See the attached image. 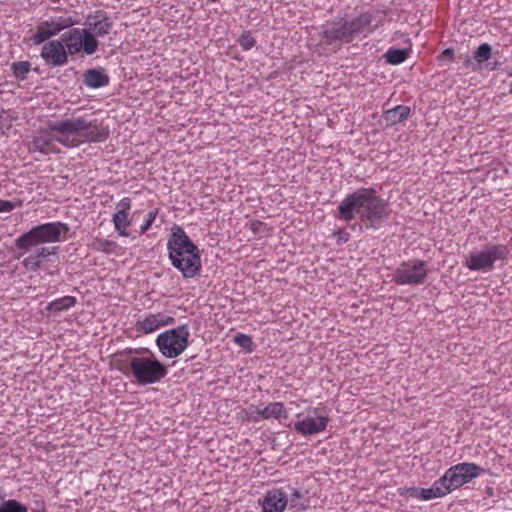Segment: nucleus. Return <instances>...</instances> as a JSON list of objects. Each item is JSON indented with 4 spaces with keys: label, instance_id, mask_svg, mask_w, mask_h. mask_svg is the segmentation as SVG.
<instances>
[{
    "label": "nucleus",
    "instance_id": "39",
    "mask_svg": "<svg viewBox=\"0 0 512 512\" xmlns=\"http://www.w3.org/2000/svg\"><path fill=\"white\" fill-rule=\"evenodd\" d=\"M334 237H336V240L338 243H344V242H347L348 239H349V234L346 233V232H337V233H334Z\"/></svg>",
    "mask_w": 512,
    "mask_h": 512
},
{
    "label": "nucleus",
    "instance_id": "35",
    "mask_svg": "<svg viewBox=\"0 0 512 512\" xmlns=\"http://www.w3.org/2000/svg\"><path fill=\"white\" fill-rule=\"evenodd\" d=\"M291 490H292V493L290 496L291 506L296 507L299 510H306L308 507L307 504H303V503L300 504L297 502V499H300L303 497V494L301 493V491L298 489H295V488H292Z\"/></svg>",
    "mask_w": 512,
    "mask_h": 512
},
{
    "label": "nucleus",
    "instance_id": "38",
    "mask_svg": "<svg viewBox=\"0 0 512 512\" xmlns=\"http://www.w3.org/2000/svg\"><path fill=\"white\" fill-rule=\"evenodd\" d=\"M24 265L26 267H31V268H36L40 265V261H39V258H34V257H31V258H25L24 259Z\"/></svg>",
    "mask_w": 512,
    "mask_h": 512
},
{
    "label": "nucleus",
    "instance_id": "9",
    "mask_svg": "<svg viewBox=\"0 0 512 512\" xmlns=\"http://www.w3.org/2000/svg\"><path fill=\"white\" fill-rule=\"evenodd\" d=\"M330 419L324 408L313 407L306 410L303 419L294 423V430L302 436H312L326 430Z\"/></svg>",
    "mask_w": 512,
    "mask_h": 512
},
{
    "label": "nucleus",
    "instance_id": "43",
    "mask_svg": "<svg viewBox=\"0 0 512 512\" xmlns=\"http://www.w3.org/2000/svg\"><path fill=\"white\" fill-rule=\"evenodd\" d=\"M509 93L512 95V82L510 83Z\"/></svg>",
    "mask_w": 512,
    "mask_h": 512
},
{
    "label": "nucleus",
    "instance_id": "41",
    "mask_svg": "<svg viewBox=\"0 0 512 512\" xmlns=\"http://www.w3.org/2000/svg\"><path fill=\"white\" fill-rule=\"evenodd\" d=\"M134 352H138V349L126 348L125 350L119 352V354L120 355H124V354H131V353H134Z\"/></svg>",
    "mask_w": 512,
    "mask_h": 512
},
{
    "label": "nucleus",
    "instance_id": "32",
    "mask_svg": "<svg viewBox=\"0 0 512 512\" xmlns=\"http://www.w3.org/2000/svg\"><path fill=\"white\" fill-rule=\"evenodd\" d=\"M238 43L244 51H248L256 45V40L249 31H245L239 36Z\"/></svg>",
    "mask_w": 512,
    "mask_h": 512
},
{
    "label": "nucleus",
    "instance_id": "37",
    "mask_svg": "<svg viewBox=\"0 0 512 512\" xmlns=\"http://www.w3.org/2000/svg\"><path fill=\"white\" fill-rule=\"evenodd\" d=\"M420 490L421 488L417 487L400 488L399 493L402 496H408L420 500Z\"/></svg>",
    "mask_w": 512,
    "mask_h": 512
},
{
    "label": "nucleus",
    "instance_id": "22",
    "mask_svg": "<svg viewBox=\"0 0 512 512\" xmlns=\"http://www.w3.org/2000/svg\"><path fill=\"white\" fill-rule=\"evenodd\" d=\"M256 413L260 418L264 420L271 418L279 420L287 419L289 417L288 411L282 402L269 403L265 408L257 409Z\"/></svg>",
    "mask_w": 512,
    "mask_h": 512
},
{
    "label": "nucleus",
    "instance_id": "26",
    "mask_svg": "<svg viewBox=\"0 0 512 512\" xmlns=\"http://www.w3.org/2000/svg\"><path fill=\"white\" fill-rule=\"evenodd\" d=\"M496 258H466L465 265L470 270H481L488 272L492 270Z\"/></svg>",
    "mask_w": 512,
    "mask_h": 512
},
{
    "label": "nucleus",
    "instance_id": "16",
    "mask_svg": "<svg viewBox=\"0 0 512 512\" xmlns=\"http://www.w3.org/2000/svg\"><path fill=\"white\" fill-rule=\"evenodd\" d=\"M86 27L83 28L94 39L108 35L113 27V22L105 12L97 11L86 18Z\"/></svg>",
    "mask_w": 512,
    "mask_h": 512
},
{
    "label": "nucleus",
    "instance_id": "12",
    "mask_svg": "<svg viewBox=\"0 0 512 512\" xmlns=\"http://www.w3.org/2000/svg\"><path fill=\"white\" fill-rule=\"evenodd\" d=\"M425 277V263L417 259H410L403 262L396 270L395 274L396 283L401 285L419 284L424 281Z\"/></svg>",
    "mask_w": 512,
    "mask_h": 512
},
{
    "label": "nucleus",
    "instance_id": "8",
    "mask_svg": "<svg viewBox=\"0 0 512 512\" xmlns=\"http://www.w3.org/2000/svg\"><path fill=\"white\" fill-rule=\"evenodd\" d=\"M484 469L472 462H463L451 466L445 471L442 479L449 488V493L479 477Z\"/></svg>",
    "mask_w": 512,
    "mask_h": 512
},
{
    "label": "nucleus",
    "instance_id": "33",
    "mask_svg": "<svg viewBox=\"0 0 512 512\" xmlns=\"http://www.w3.org/2000/svg\"><path fill=\"white\" fill-rule=\"evenodd\" d=\"M158 213H159L158 208H154L147 213L143 224L140 226V230H139L140 234H145L151 228L152 224L156 220Z\"/></svg>",
    "mask_w": 512,
    "mask_h": 512
},
{
    "label": "nucleus",
    "instance_id": "31",
    "mask_svg": "<svg viewBox=\"0 0 512 512\" xmlns=\"http://www.w3.org/2000/svg\"><path fill=\"white\" fill-rule=\"evenodd\" d=\"M11 68L17 79L24 80L31 70V64L28 61L14 62Z\"/></svg>",
    "mask_w": 512,
    "mask_h": 512
},
{
    "label": "nucleus",
    "instance_id": "20",
    "mask_svg": "<svg viewBox=\"0 0 512 512\" xmlns=\"http://www.w3.org/2000/svg\"><path fill=\"white\" fill-rule=\"evenodd\" d=\"M172 265L180 270L184 277L197 275L202 267L201 258H170Z\"/></svg>",
    "mask_w": 512,
    "mask_h": 512
},
{
    "label": "nucleus",
    "instance_id": "40",
    "mask_svg": "<svg viewBox=\"0 0 512 512\" xmlns=\"http://www.w3.org/2000/svg\"><path fill=\"white\" fill-rule=\"evenodd\" d=\"M453 50L451 48L445 49L440 55L441 60H451L453 58Z\"/></svg>",
    "mask_w": 512,
    "mask_h": 512
},
{
    "label": "nucleus",
    "instance_id": "28",
    "mask_svg": "<svg viewBox=\"0 0 512 512\" xmlns=\"http://www.w3.org/2000/svg\"><path fill=\"white\" fill-rule=\"evenodd\" d=\"M408 57V51L405 49L390 48L385 54L386 61L392 65L403 63Z\"/></svg>",
    "mask_w": 512,
    "mask_h": 512
},
{
    "label": "nucleus",
    "instance_id": "34",
    "mask_svg": "<svg viewBox=\"0 0 512 512\" xmlns=\"http://www.w3.org/2000/svg\"><path fill=\"white\" fill-rule=\"evenodd\" d=\"M234 342L240 347L248 350L251 349V346L253 344L251 337L243 333H237L234 336Z\"/></svg>",
    "mask_w": 512,
    "mask_h": 512
},
{
    "label": "nucleus",
    "instance_id": "24",
    "mask_svg": "<svg viewBox=\"0 0 512 512\" xmlns=\"http://www.w3.org/2000/svg\"><path fill=\"white\" fill-rule=\"evenodd\" d=\"M411 109L405 105H397L384 113L385 122L389 125H396L408 119Z\"/></svg>",
    "mask_w": 512,
    "mask_h": 512
},
{
    "label": "nucleus",
    "instance_id": "2",
    "mask_svg": "<svg viewBox=\"0 0 512 512\" xmlns=\"http://www.w3.org/2000/svg\"><path fill=\"white\" fill-rule=\"evenodd\" d=\"M49 127L55 131L58 143L70 148L87 142H103L109 134L108 130L90 115L50 121Z\"/></svg>",
    "mask_w": 512,
    "mask_h": 512
},
{
    "label": "nucleus",
    "instance_id": "27",
    "mask_svg": "<svg viewBox=\"0 0 512 512\" xmlns=\"http://www.w3.org/2000/svg\"><path fill=\"white\" fill-rule=\"evenodd\" d=\"M492 49L488 43L481 44L474 53V60L477 65V69L482 68V64L491 58ZM476 70V67L473 68Z\"/></svg>",
    "mask_w": 512,
    "mask_h": 512
},
{
    "label": "nucleus",
    "instance_id": "15",
    "mask_svg": "<svg viewBox=\"0 0 512 512\" xmlns=\"http://www.w3.org/2000/svg\"><path fill=\"white\" fill-rule=\"evenodd\" d=\"M132 207V200L129 197L122 198L116 205L115 212L112 216L115 231L123 237H128L129 226L131 225L130 210Z\"/></svg>",
    "mask_w": 512,
    "mask_h": 512
},
{
    "label": "nucleus",
    "instance_id": "30",
    "mask_svg": "<svg viewBox=\"0 0 512 512\" xmlns=\"http://www.w3.org/2000/svg\"><path fill=\"white\" fill-rule=\"evenodd\" d=\"M0 512H28V508L18 500L9 499L0 504Z\"/></svg>",
    "mask_w": 512,
    "mask_h": 512
},
{
    "label": "nucleus",
    "instance_id": "13",
    "mask_svg": "<svg viewBox=\"0 0 512 512\" xmlns=\"http://www.w3.org/2000/svg\"><path fill=\"white\" fill-rule=\"evenodd\" d=\"M40 56L47 65L53 67L63 66L68 62V53L62 40L46 41L41 49Z\"/></svg>",
    "mask_w": 512,
    "mask_h": 512
},
{
    "label": "nucleus",
    "instance_id": "25",
    "mask_svg": "<svg viewBox=\"0 0 512 512\" xmlns=\"http://www.w3.org/2000/svg\"><path fill=\"white\" fill-rule=\"evenodd\" d=\"M77 303V299L73 296H63L50 302L47 306V310L50 312H61L69 310L74 307Z\"/></svg>",
    "mask_w": 512,
    "mask_h": 512
},
{
    "label": "nucleus",
    "instance_id": "17",
    "mask_svg": "<svg viewBox=\"0 0 512 512\" xmlns=\"http://www.w3.org/2000/svg\"><path fill=\"white\" fill-rule=\"evenodd\" d=\"M373 20L374 16L370 12L362 13L352 20H346L347 30L350 34L351 41H353V39L357 36H366L367 34L373 32L374 29L378 26L377 24L372 26Z\"/></svg>",
    "mask_w": 512,
    "mask_h": 512
},
{
    "label": "nucleus",
    "instance_id": "42",
    "mask_svg": "<svg viewBox=\"0 0 512 512\" xmlns=\"http://www.w3.org/2000/svg\"><path fill=\"white\" fill-rule=\"evenodd\" d=\"M5 497H6V492H5V490H4L2 487H0V504H1L3 501H5V500H4V499H5Z\"/></svg>",
    "mask_w": 512,
    "mask_h": 512
},
{
    "label": "nucleus",
    "instance_id": "4",
    "mask_svg": "<svg viewBox=\"0 0 512 512\" xmlns=\"http://www.w3.org/2000/svg\"><path fill=\"white\" fill-rule=\"evenodd\" d=\"M69 227L62 222H48L33 227L16 239L19 249H28L45 243H55L67 238Z\"/></svg>",
    "mask_w": 512,
    "mask_h": 512
},
{
    "label": "nucleus",
    "instance_id": "36",
    "mask_svg": "<svg viewBox=\"0 0 512 512\" xmlns=\"http://www.w3.org/2000/svg\"><path fill=\"white\" fill-rule=\"evenodd\" d=\"M22 205V201H8V200H0V213L10 212L13 209L20 207Z\"/></svg>",
    "mask_w": 512,
    "mask_h": 512
},
{
    "label": "nucleus",
    "instance_id": "44",
    "mask_svg": "<svg viewBox=\"0 0 512 512\" xmlns=\"http://www.w3.org/2000/svg\"><path fill=\"white\" fill-rule=\"evenodd\" d=\"M470 64H472V63H471V61L468 59V60L466 61V65L468 66V65H470Z\"/></svg>",
    "mask_w": 512,
    "mask_h": 512
},
{
    "label": "nucleus",
    "instance_id": "3",
    "mask_svg": "<svg viewBox=\"0 0 512 512\" xmlns=\"http://www.w3.org/2000/svg\"><path fill=\"white\" fill-rule=\"evenodd\" d=\"M117 369L127 376H133L139 385L159 383L168 374V367L153 354L151 356H133L127 360H119Z\"/></svg>",
    "mask_w": 512,
    "mask_h": 512
},
{
    "label": "nucleus",
    "instance_id": "11",
    "mask_svg": "<svg viewBox=\"0 0 512 512\" xmlns=\"http://www.w3.org/2000/svg\"><path fill=\"white\" fill-rule=\"evenodd\" d=\"M169 256H198V248L180 225H173L168 239Z\"/></svg>",
    "mask_w": 512,
    "mask_h": 512
},
{
    "label": "nucleus",
    "instance_id": "6",
    "mask_svg": "<svg viewBox=\"0 0 512 512\" xmlns=\"http://www.w3.org/2000/svg\"><path fill=\"white\" fill-rule=\"evenodd\" d=\"M190 330L187 324L166 330L156 338V345L163 356L176 358L189 346Z\"/></svg>",
    "mask_w": 512,
    "mask_h": 512
},
{
    "label": "nucleus",
    "instance_id": "21",
    "mask_svg": "<svg viewBox=\"0 0 512 512\" xmlns=\"http://www.w3.org/2000/svg\"><path fill=\"white\" fill-rule=\"evenodd\" d=\"M84 83L92 89L102 88L109 84V76L103 68L89 69L84 74Z\"/></svg>",
    "mask_w": 512,
    "mask_h": 512
},
{
    "label": "nucleus",
    "instance_id": "10",
    "mask_svg": "<svg viewBox=\"0 0 512 512\" xmlns=\"http://www.w3.org/2000/svg\"><path fill=\"white\" fill-rule=\"evenodd\" d=\"M62 42L68 55H76L83 51L86 55L94 54L98 49V41L84 29L74 28L63 34Z\"/></svg>",
    "mask_w": 512,
    "mask_h": 512
},
{
    "label": "nucleus",
    "instance_id": "7",
    "mask_svg": "<svg viewBox=\"0 0 512 512\" xmlns=\"http://www.w3.org/2000/svg\"><path fill=\"white\" fill-rule=\"evenodd\" d=\"M335 42H351L346 19L327 21L319 28H311L309 32V44L311 46L330 45Z\"/></svg>",
    "mask_w": 512,
    "mask_h": 512
},
{
    "label": "nucleus",
    "instance_id": "19",
    "mask_svg": "<svg viewBox=\"0 0 512 512\" xmlns=\"http://www.w3.org/2000/svg\"><path fill=\"white\" fill-rule=\"evenodd\" d=\"M55 131H53L49 126L46 130L41 131L33 140L31 149L33 151H39L43 154L54 153L57 151L56 142H58V138L55 136Z\"/></svg>",
    "mask_w": 512,
    "mask_h": 512
},
{
    "label": "nucleus",
    "instance_id": "1",
    "mask_svg": "<svg viewBox=\"0 0 512 512\" xmlns=\"http://www.w3.org/2000/svg\"><path fill=\"white\" fill-rule=\"evenodd\" d=\"M338 217L346 222L359 218L366 228L379 229L389 217L384 199L374 188H360L348 194L337 208Z\"/></svg>",
    "mask_w": 512,
    "mask_h": 512
},
{
    "label": "nucleus",
    "instance_id": "29",
    "mask_svg": "<svg viewBox=\"0 0 512 512\" xmlns=\"http://www.w3.org/2000/svg\"><path fill=\"white\" fill-rule=\"evenodd\" d=\"M246 227L257 237L262 238L269 234V228L266 223L252 219L247 222Z\"/></svg>",
    "mask_w": 512,
    "mask_h": 512
},
{
    "label": "nucleus",
    "instance_id": "23",
    "mask_svg": "<svg viewBox=\"0 0 512 512\" xmlns=\"http://www.w3.org/2000/svg\"><path fill=\"white\" fill-rule=\"evenodd\" d=\"M449 494V488L446 487L442 477L437 479L430 488H421L420 500L428 501L435 498L444 497Z\"/></svg>",
    "mask_w": 512,
    "mask_h": 512
},
{
    "label": "nucleus",
    "instance_id": "18",
    "mask_svg": "<svg viewBox=\"0 0 512 512\" xmlns=\"http://www.w3.org/2000/svg\"><path fill=\"white\" fill-rule=\"evenodd\" d=\"M288 496L283 489H271L261 502L263 512H284L288 505Z\"/></svg>",
    "mask_w": 512,
    "mask_h": 512
},
{
    "label": "nucleus",
    "instance_id": "5",
    "mask_svg": "<svg viewBox=\"0 0 512 512\" xmlns=\"http://www.w3.org/2000/svg\"><path fill=\"white\" fill-rule=\"evenodd\" d=\"M76 24H78V20L67 12L60 15L50 16L37 23L35 30L30 37V41L34 45H40Z\"/></svg>",
    "mask_w": 512,
    "mask_h": 512
},
{
    "label": "nucleus",
    "instance_id": "14",
    "mask_svg": "<svg viewBox=\"0 0 512 512\" xmlns=\"http://www.w3.org/2000/svg\"><path fill=\"white\" fill-rule=\"evenodd\" d=\"M174 322V317L168 315L165 312H150L140 316L135 324V327L138 332L150 334L164 326L171 325Z\"/></svg>",
    "mask_w": 512,
    "mask_h": 512
},
{
    "label": "nucleus",
    "instance_id": "45",
    "mask_svg": "<svg viewBox=\"0 0 512 512\" xmlns=\"http://www.w3.org/2000/svg\"><path fill=\"white\" fill-rule=\"evenodd\" d=\"M42 512H46V511H42Z\"/></svg>",
    "mask_w": 512,
    "mask_h": 512
}]
</instances>
